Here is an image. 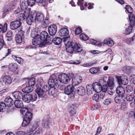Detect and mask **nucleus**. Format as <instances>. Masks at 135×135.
<instances>
[{
    "label": "nucleus",
    "instance_id": "nucleus-34",
    "mask_svg": "<svg viewBox=\"0 0 135 135\" xmlns=\"http://www.w3.org/2000/svg\"><path fill=\"white\" fill-rule=\"evenodd\" d=\"M22 100L25 103H28L30 102L29 94H26L22 96Z\"/></svg>",
    "mask_w": 135,
    "mask_h": 135
},
{
    "label": "nucleus",
    "instance_id": "nucleus-27",
    "mask_svg": "<svg viewBox=\"0 0 135 135\" xmlns=\"http://www.w3.org/2000/svg\"><path fill=\"white\" fill-rule=\"evenodd\" d=\"M33 90V88L32 86H26L22 89V90L24 93H29L32 91Z\"/></svg>",
    "mask_w": 135,
    "mask_h": 135
},
{
    "label": "nucleus",
    "instance_id": "nucleus-46",
    "mask_svg": "<svg viewBox=\"0 0 135 135\" xmlns=\"http://www.w3.org/2000/svg\"><path fill=\"white\" fill-rule=\"evenodd\" d=\"M83 0H78L77 3L78 6H80V9L81 10L84 9Z\"/></svg>",
    "mask_w": 135,
    "mask_h": 135
},
{
    "label": "nucleus",
    "instance_id": "nucleus-39",
    "mask_svg": "<svg viewBox=\"0 0 135 135\" xmlns=\"http://www.w3.org/2000/svg\"><path fill=\"white\" fill-rule=\"evenodd\" d=\"M114 79L112 77H109L108 78L107 83L109 87H111L114 85Z\"/></svg>",
    "mask_w": 135,
    "mask_h": 135
},
{
    "label": "nucleus",
    "instance_id": "nucleus-13",
    "mask_svg": "<svg viewBox=\"0 0 135 135\" xmlns=\"http://www.w3.org/2000/svg\"><path fill=\"white\" fill-rule=\"evenodd\" d=\"M18 34L16 35L15 37V40L17 43L18 44L21 43L22 41V36L24 34V31L22 30H20L18 32Z\"/></svg>",
    "mask_w": 135,
    "mask_h": 135
},
{
    "label": "nucleus",
    "instance_id": "nucleus-48",
    "mask_svg": "<svg viewBox=\"0 0 135 135\" xmlns=\"http://www.w3.org/2000/svg\"><path fill=\"white\" fill-rule=\"evenodd\" d=\"M44 81L43 79L41 78H40L38 80L36 87H42Z\"/></svg>",
    "mask_w": 135,
    "mask_h": 135
},
{
    "label": "nucleus",
    "instance_id": "nucleus-1",
    "mask_svg": "<svg viewBox=\"0 0 135 135\" xmlns=\"http://www.w3.org/2000/svg\"><path fill=\"white\" fill-rule=\"evenodd\" d=\"M66 50L70 54L73 53V51L80 52L81 55L83 54L84 50L80 47L79 44L74 41L69 42L65 45Z\"/></svg>",
    "mask_w": 135,
    "mask_h": 135
},
{
    "label": "nucleus",
    "instance_id": "nucleus-20",
    "mask_svg": "<svg viewBox=\"0 0 135 135\" xmlns=\"http://www.w3.org/2000/svg\"><path fill=\"white\" fill-rule=\"evenodd\" d=\"M92 84L95 91L98 92L100 91L101 85L100 83L95 82Z\"/></svg>",
    "mask_w": 135,
    "mask_h": 135
},
{
    "label": "nucleus",
    "instance_id": "nucleus-58",
    "mask_svg": "<svg viewBox=\"0 0 135 135\" xmlns=\"http://www.w3.org/2000/svg\"><path fill=\"white\" fill-rule=\"evenodd\" d=\"M72 84L73 85L76 86L79 84L77 80H76V79L74 77L72 79Z\"/></svg>",
    "mask_w": 135,
    "mask_h": 135
},
{
    "label": "nucleus",
    "instance_id": "nucleus-8",
    "mask_svg": "<svg viewBox=\"0 0 135 135\" xmlns=\"http://www.w3.org/2000/svg\"><path fill=\"white\" fill-rule=\"evenodd\" d=\"M116 78L117 80L118 83L119 85L123 84L125 85L127 84L128 81L127 76H117Z\"/></svg>",
    "mask_w": 135,
    "mask_h": 135
},
{
    "label": "nucleus",
    "instance_id": "nucleus-61",
    "mask_svg": "<svg viewBox=\"0 0 135 135\" xmlns=\"http://www.w3.org/2000/svg\"><path fill=\"white\" fill-rule=\"evenodd\" d=\"M12 51L10 49H8L5 52V56L3 57L4 59L9 54H10L11 53Z\"/></svg>",
    "mask_w": 135,
    "mask_h": 135
},
{
    "label": "nucleus",
    "instance_id": "nucleus-41",
    "mask_svg": "<svg viewBox=\"0 0 135 135\" xmlns=\"http://www.w3.org/2000/svg\"><path fill=\"white\" fill-rule=\"evenodd\" d=\"M30 99V102H34L37 99V95L34 93L32 95L29 94Z\"/></svg>",
    "mask_w": 135,
    "mask_h": 135
},
{
    "label": "nucleus",
    "instance_id": "nucleus-21",
    "mask_svg": "<svg viewBox=\"0 0 135 135\" xmlns=\"http://www.w3.org/2000/svg\"><path fill=\"white\" fill-rule=\"evenodd\" d=\"M4 101L6 103V105L8 107L11 106L13 103L12 99L10 97H8L6 98L5 99Z\"/></svg>",
    "mask_w": 135,
    "mask_h": 135
},
{
    "label": "nucleus",
    "instance_id": "nucleus-45",
    "mask_svg": "<svg viewBox=\"0 0 135 135\" xmlns=\"http://www.w3.org/2000/svg\"><path fill=\"white\" fill-rule=\"evenodd\" d=\"M134 97V96L133 94H128L126 96V98L127 101H131L133 100Z\"/></svg>",
    "mask_w": 135,
    "mask_h": 135
},
{
    "label": "nucleus",
    "instance_id": "nucleus-6",
    "mask_svg": "<svg viewBox=\"0 0 135 135\" xmlns=\"http://www.w3.org/2000/svg\"><path fill=\"white\" fill-rule=\"evenodd\" d=\"M42 40L41 38L40 35L37 34L33 37L32 41V43L33 45L36 46L39 45V46L42 47V46H44L42 44Z\"/></svg>",
    "mask_w": 135,
    "mask_h": 135
},
{
    "label": "nucleus",
    "instance_id": "nucleus-50",
    "mask_svg": "<svg viewBox=\"0 0 135 135\" xmlns=\"http://www.w3.org/2000/svg\"><path fill=\"white\" fill-rule=\"evenodd\" d=\"M30 121L28 120L23 119L22 125L23 127H25L28 125L30 122Z\"/></svg>",
    "mask_w": 135,
    "mask_h": 135
},
{
    "label": "nucleus",
    "instance_id": "nucleus-54",
    "mask_svg": "<svg viewBox=\"0 0 135 135\" xmlns=\"http://www.w3.org/2000/svg\"><path fill=\"white\" fill-rule=\"evenodd\" d=\"M27 1L28 5L30 6L34 5L36 2L35 0H27Z\"/></svg>",
    "mask_w": 135,
    "mask_h": 135
},
{
    "label": "nucleus",
    "instance_id": "nucleus-26",
    "mask_svg": "<svg viewBox=\"0 0 135 135\" xmlns=\"http://www.w3.org/2000/svg\"><path fill=\"white\" fill-rule=\"evenodd\" d=\"M50 86V85H49ZM50 89L48 91L49 94L50 96H54L56 95L55 93L56 91V90L55 88L54 87V86H50Z\"/></svg>",
    "mask_w": 135,
    "mask_h": 135
},
{
    "label": "nucleus",
    "instance_id": "nucleus-23",
    "mask_svg": "<svg viewBox=\"0 0 135 135\" xmlns=\"http://www.w3.org/2000/svg\"><path fill=\"white\" fill-rule=\"evenodd\" d=\"M87 90V93L88 94H92L94 91L93 84H88L86 86Z\"/></svg>",
    "mask_w": 135,
    "mask_h": 135
},
{
    "label": "nucleus",
    "instance_id": "nucleus-30",
    "mask_svg": "<svg viewBox=\"0 0 135 135\" xmlns=\"http://www.w3.org/2000/svg\"><path fill=\"white\" fill-rule=\"evenodd\" d=\"M15 107L18 108H22L23 106V103L21 100H15L14 103Z\"/></svg>",
    "mask_w": 135,
    "mask_h": 135
},
{
    "label": "nucleus",
    "instance_id": "nucleus-24",
    "mask_svg": "<svg viewBox=\"0 0 135 135\" xmlns=\"http://www.w3.org/2000/svg\"><path fill=\"white\" fill-rule=\"evenodd\" d=\"M12 94L13 96L16 99H21L22 98V93L18 91L12 92Z\"/></svg>",
    "mask_w": 135,
    "mask_h": 135
},
{
    "label": "nucleus",
    "instance_id": "nucleus-14",
    "mask_svg": "<svg viewBox=\"0 0 135 135\" xmlns=\"http://www.w3.org/2000/svg\"><path fill=\"white\" fill-rule=\"evenodd\" d=\"M40 35L42 41V44L43 45H45L46 40L47 39L48 36L47 32L45 31H43L40 33Z\"/></svg>",
    "mask_w": 135,
    "mask_h": 135
},
{
    "label": "nucleus",
    "instance_id": "nucleus-36",
    "mask_svg": "<svg viewBox=\"0 0 135 135\" xmlns=\"http://www.w3.org/2000/svg\"><path fill=\"white\" fill-rule=\"evenodd\" d=\"M130 24L131 26H134L135 23V18L134 15H130L129 17Z\"/></svg>",
    "mask_w": 135,
    "mask_h": 135
},
{
    "label": "nucleus",
    "instance_id": "nucleus-31",
    "mask_svg": "<svg viewBox=\"0 0 135 135\" xmlns=\"http://www.w3.org/2000/svg\"><path fill=\"white\" fill-rule=\"evenodd\" d=\"M124 97L118 95L117 96L114 98V101L115 102L118 104H120L122 103L123 101V97Z\"/></svg>",
    "mask_w": 135,
    "mask_h": 135
},
{
    "label": "nucleus",
    "instance_id": "nucleus-3",
    "mask_svg": "<svg viewBox=\"0 0 135 135\" xmlns=\"http://www.w3.org/2000/svg\"><path fill=\"white\" fill-rule=\"evenodd\" d=\"M44 18V15L42 13H37L35 12H32L30 14L29 22H30V24L33 22L41 23L42 24Z\"/></svg>",
    "mask_w": 135,
    "mask_h": 135
},
{
    "label": "nucleus",
    "instance_id": "nucleus-40",
    "mask_svg": "<svg viewBox=\"0 0 135 135\" xmlns=\"http://www.w3.org/2000/svg\"><path fill=\"white\" fill-rule=\"evenodd\" d=\"M36 81L35 79L34 78H31L28 80V83L29 86H34L35 84Z\"/></svg>",
    "mask_w": 135,
    "mask_h": 135
},
{
    "label": "nucleus",
    "instance_id": "nucleus-19",
    "mask_svg": "<svg viewBox=\"0 0 135 135\" xmlns=\"http://www.w3.org/2000/svg\"><path fill=\"white\" fill-rule=\"evenodd\" d=\"M59 33L60 36H66L69 34V31L67 28H64L60 29Z\"/></svg>",
    "mask_w": 135,
    "mask_h": 135
},
{
    "label": "nucleus",
    "instance_id": "nucleus-60",
    "mask_svg": "<svg viewBox=\"0 0 135 135\" xmlns=\"http://www.w3.org/2000/svg\"><path fill=\"white\" fill-rule=\"evenodd\" d=\"M20 111L21 113L23 115L24 114L25 115V113L29 112L28 111V110L26 108H24L21 109Z\"/></svg>",
    "mask_w": 135,
    "mask_h": 135
},
{
    "label": "nucleus",
    "instance_id": "nucleus-25",
    "mask_svg": "<svg viewBox=\"0 0 135 135\" xmlns=\"http://www.w3.org/2000/svg\"><path fill=\"white\" fill-rule=\"evenodd\" d=\"M18 67L16 64L12 63L9 65L8 69L12 72H15L17 69Z\"/></svg>",
    "mask_w": 135,
    "mask_h": 135
},
{
    "label": "nucleus",
    "instance_id": "nucleus-38",
    "mask_svg": "<svg viewBox=\"0 0 135 135\" xmlns=\"http://www.w3.org/2000/svg\"><path fill=\"white\" fill-rule=\"evenodd\" d=\"M100 69L99 68L97 67H93L90 68L89 69L90 72L92 74H95L100 71Z\"/></svg>",
    "mask_w": 135,
    "mask_h": 135
},
{
    "label": "nucleus",
    "instance_id": "nucleus-22",
    "mask_svg": "<svg viewBox=\"0 0 135 135\" xmlns=\"http://www.w3.org/2000/svg\"><path fill=\"white\" fill-rule=\"evenodd\" d=\"M3 82L7 85L11 83V80L9 76L5 75L2 78Z\"/></svg>",
    "mask_w": 135,
    "mask_h": 135
},
{
    "label": "nucleus",
    "instance_id": "nucleus-64",
    "mask_svg": "<svg viewBox=\"0 0 135 135\" xmlns=\"http://www.w3.org/2000/svg\"><path fill=\"white\" fill-rule=\"evenodd\" d=\"M82 32L80 28L79 27L76 28L75 30V32L76 35H78Z\"/></svg>",
    "mask_w": 135,
    "mask_h": 135
},
{
    "label": "nucleus",
    "instance_id": "nucleus-32",
    "mask_svg": "<svg viewBox=\"0 0 135 135\" xmlns=\"http://www.w3.org/2000/svg\"><path fill=\"white\" fill-rule=\"evenodd\" d=\"M103 42L104 44H107L109 46H113L114 44V41L110 38L104 40Z\"/></svg>",
    "mask_w": 135,
    "mask_h": 135
},
{
    "label": "nucleus",
    "instance_id": "nucleus-51",
    "mask_svg": "<svg viewBox=\"0 0 135 135\" xmlns=\"http://www.w3.org/2000/svg\"><path fill=\"white\" fill-rule=\"evenodd\" d=\"M50 86L49 85L48 86L47 85H46L42 87V89L44 93L48 92L50 88Z\"/></svg>",
    "mask_w": 135,
    "mask_h": 135
},
{
    "label": "nucleus",
    "instance_id": "nucleus-49",
    "mask_svg": "<svg viewBox=\"0 0 135 135\" xmlns=\"http://www.w3.org/2000/svg\"><path fill=\"white\" fill-rule=\"evenodd\" d=\"M125 8L128 13H131L133 12V9L129 5H126Z\"/></svg>",
    "mask_w": 135,
    "mask_h": 135
},
{
    "label": "nucleus",
    "instance_id": "nucleus-53",
    "mask_svg": "<svg viewBox=\"0 0 135 135\" xmlns=\"http://www.w3.org/2000/svg\"><path fill=\"white\" fill-rule=\"evenodd\" d=\"M132 86L131 85H128L126 86V91L128 93H130L133 90Z\"/></svg>",
    "mask_w": 135,
    "mask_h": 135
},
{
    "label": "nucleus",
    "instance_id": "nucleus-57",
    "mask_svg": "<svg viewBox=\"0 0 135 135\" xmlns=\"http://www.w3.org/2000/svg\"><path fill=\"white\" fill-rule=\"evenodd\" d=\"M80 37L82 40H86L88 39V37L84 33H81L80 35Z\"/></svg>",
    "mask_w": 135,
    "mask_h": 135
},
{
    "label": "nucleus",
    "instance_id": "nucleus-42",
    "mask_svg": "<svg viewBox=\"0 0 135 135\" xmlns=\"http://www.w3.org/2000/svg\"><path fill=\"white\" fill-rule=\"evenodd\" d=\"M12 58L18 63L21 64L23 62V59L21 57H17L15 56H12Z\"/></svg>",
    "mask_w": 135,
    "mask_h": 135
},
{
    "label": "nucleus",
    "instance_id": "nucleus-35",
    "mask_svg": "<svg viewBox=\"0 0 135 135\" xmlns=\"http://www.w3.org/2000/svg\"><path fill=\"white\" fill-rule=\"evenodd\" d=\"M32 117V114L29 111L25 113L24 116V119L28 120L31 121Z\"/></svg>",
    "mask_w": 135,
    "mask_h": 135
},
{
    "label": "nucleus",
    "instance_id": "nucleus-47",
    "mask_svg": "<svg viewBox=\"0 0 135 135\" xmlns=\"http://www.w3.org/2000/svg\"><path fill=\"white\" fill-rule=\"evenodd\" d=\"M6 106V104L3 102H0V109L1 112H3Z\"/></svg>",
    "mask_w": 135,
    "mask_h": 135
},
{
    "label": "nucleus",
    "instance_id": "nucleus-2",
    "mask_svg": "<svg viewBox=\"0 0 135 135\" xmlns=\"http://www.w3.org/2000/svg\"><path fill=\"white\" fill-rule=\"evenodd\" d=\"M48 83L50 86H55L61 90H64L65 87L64 84H61V82L59 81L54 74H52L50 76L49 80Z\"/></svg>",
    "mask_w": 135,
    "mask_h": 135
},
{
    "label": "nucleus",
    "instance_id": "nucleus-55",
    "mask_svg": "<svg viewBox=\"0 0 135 135\" xmlns=\"http://www.w3.org/2000/svg\"><path fill=\"white\" fill-rule=\"evenodd\" d=\"M99 93L98 95L99 96V99H104L105 97V93L102 92H101V91L98 92Z\"/></svg>",
    "mask_w": 135,
    "mask_h": 135
},
{
    "label": "nucleus",
    "instance_id": "nucleus-11",
    "mask_svg": "<svg viewBox=\"0 0 135 135\" xmlns=\"http://www.w3.org/2000/svg\"><path fill=\"white\" fill-rule=\"evenodd\" d=\"M48 31L50 35L51 36L55 35L57 31V27L55 25H51L48 28Z\"/></svg>",
    "mask_w": 135,
    "mask_h": 135
},
{
    "label": "nucleus",
    "instance_id": "nucleus-15",
    "mask_svg": "<svg viewBox=\"0 0 135 135\" xmlns=\"http://www.w3.org/2000/svg\"><path fill=\"white\" fill-rule=\"evenodd\" d=\"M20 5L21 10L22 11H26L28 5L27 0H21Z\"/></svg>",
    "mask_w": 135,
    "mask_h": 135
},
{
    "label": "nucleus",
    "instance_id": "nucleus-16",
    "mask_svg": "<svg viewBox=\"0 0 135 135\" xmlns=\"http://www.w3.org/2000/svg\"><path fill=\"white\" fill-rule=\"evenodd\" d=\"M76 107L75 105H71L69 108V111L71 116H74L76 112Z\"/></svg>",
    "mask_w": 135,
    "mask_h": 135
},
{
    "label": "nucleus",
    "instance_id": "nucleus-59",
    "mask_svg": "<svg viewBox=\"0 0 135 135\" xmlns=\"http://www.w3.org/2000/svg\"><path fill=\"white\" fill-rule=\"evenodd\" d=\"M93 99L96 102H98V100H99L98 94H95L93 97Z\"/></svg>",
    "mask_w": 135,
    "mask_h": 135
},
{
    "label": "nucleus",
    "instance_id": "nucleus-44",
    "mask_svg": "<svg viewBox=\"0 0 135 135\" xmlns=\"http://www.w3.org/2000/svg\"><path fill=\"white\" fill-rule=\"evenodd\" d=\"M48 19L47 17H46L45 19H44L43 23H42V26L44 28H46L47 26V25L49 23Z\"/></svg>",
    "mask_w": 135,
    "mask_h": 135
},
{
    "label": "nucleus",
    "instance_id": "nucleus-29",
    "mask_svg": "<svg viewBox=\"0 0 135 135\" xmlns=\"http://www.w3.org/2000/svg\"><path fill=\"white\" fill-rule=\"evenodd\" d=\"M37 88L35 90L36 92L38 95V98L40 97L44 93L42 87H36Z\"/></svg>",
    "mask_w": 135,
    "mask_h": 135
},
{
    "label": "nucleus",
    "instance_id": "nucleus-7",
    "mask_svg": "<svg viewBox=\"0 0 135 135\" xmlns=\"http://www.w3.org/2000/svg\"><path fill=\"white\" fill-rule=\"evenodd\" d=\"M59 81L63 83L67 84L70 81L69 77L66 74L62 73L58 76Z\"/></svg>",
    "mask_w": 135,
    "mask_h": 135
},
{
    "label": "nucleus",
    "instance_id": "nucleus-28",
    "mask_svg": "<svg viewBox=\"0 0 135 135\" xmlns=\"http://www.w3.org/2000/svg\"><path fill=\"white\" fill-rule=\"evenodd\" d=\"M133 26L130 25L127 27H126L123 33L126 35H129L132 32L133 29Z\"/></svg>",
    "mask_w": 135,
    "mask_h": 135
},
{
    "label": "nucleus",
    "instance_id": "nucleus-43",
    "mask_svg": "<svg viewBox=\"0 0 135 135\" xmlns=\"http://www.w3.org/2000/svg\"><path fill=\"white\" fill-rule=\"evenodd\" d=\"M51 37H51L50 36H48L47 39L46 40L45 45L46 44L50 45L52 43V42H53L54 38H53L52 36Z\"/></svg>",
    "mask_w": 135,
    "mask_h": 135
},
{
    "label": "nucleus",
    "instance_id": "nucleus-33",
    "mask_svg": "<svg viewBox=\"0 0 135 135\" xmlns=\"http://www.w3.org/2000/svg\"><path fill=\"white\" fill-rule=\"evenodd\" d=\"M49 123L48 119H44L42 121V126L44 128H49Z\"/></svg>",
    "mask_w": 135,
    "mask_h": 135
},
{
    "label": "nucleus",
    "instance_id": "nucleus-62",
    "mask_svg": "<svg viewBox=\"0 0 135 135\" xmlns=\"http://www.w3.org/2000/svg\"><path fill=\"white\" fill-rule=\"evenodd\" d=\"M111 100L110 99H106L104 102L105 105H108L111 103Z\"/></svg>",
    "mask_w": 135,
    "mask_h": 135
},
{
    "label": "nucleus",
    "instance_id": "nucleus-5",
    "mask_svg": "<svg viewBox=\"0 0 135 135\" xmlns=\"http://www.w3.org/2000/svg\"><path fill=\"white\" fill-rule=\"evenodd\" d=\"M41 129L38 127L36 122L32 124L29 128L28 132L30 134H35L39 133L41 131Z\"/></svg>",
    "mask_w": 135,
    "mask_h": 135
},
{
    "label": "nucleus",
    "instance_id": "nucleus-56",
    "mask_svg": "<svg viewBox=\"0 0 135 135\" xmlns=\"http://www.w3.org/2000/svg\"><path fill=\"white\" fill-rule=\"evenodd\" d=\"M69 38V36H65L63 38V41L64 42L65 45H66L69 42H69L68 41V39Z\"/></svg>",
    "mask_w": 135,
    "mask_h": 135
},
{
    "label": "nucleus",
    "instance_id": "nucleus-37",
    "mask_svg": "<svg viewBox=\"0 0 135 135\" xmlns=\"http://www.w3.org/2000/svg\"><path fill=\"white\" fill-rule=\"evenodd\" d=\"M62 41V39L59 37H57L54 38L53 42L55 45L60 44Z\"/></svg>",
    "mask_w": 135,
    "mask_h": 135
},
{
    "label": "nucleus",
    "instance_id": "nucleus-9",
    "mask_svg": "<svg viewBox=\"0 0 135 135\" xmlns=\"http://www.w3.org/2000/svg\"><path fill=\"white\" fill-rule=\"evenodd\" d=\"M75 91V89L73 85H69L66 87H65L64 92L67 95L72 94L73 95Z\"/></svg>",
    "mask_w": 135,
    "mask_h": 135
},
{
    "label": "nucleus",
    "instance_id": "nucleus-63",
    "mask_svg": "<svg viewBox=\"0 0 135 135\" xmlns=\"http://www.w3.org/2000/svg\"><path fill=\"white\" fill-rule=\"evenodd\" d=\"M7 23H5L3 27L2 26V33H3L5 32L7 30Z\"/></svg>",
    "mask_w": 135,
    "mask_h": 135
},
{
    "label": "nucleus",
    "instance_id": "nucleus-4",
    "mask_svg": "<svg viewBox=\"0 0 135 135\" xmlns=\"http://www.w3.org/2000/svg\"><path fill=\"white\" fill-rule=\"evenodd\" d=\"M23 13H20L18 16L19 19L20 20H26L27 23L30 24V22H29V19L30 17V12L28 9L26 10V11H23Z\"/></svg>",
    "mask_w": 135,
    "mask_h": 135
},
{
    "label": "nucleus",
    "instance_id": "nucleus-18",
    "mask_svg": "<svg viewBox=\"0 0 135 135\" xmlns=\"http://www.w3.org/2000/svg\"><path fill=\"white\" fill-rule=\"evenodd\" d=\"M79 95H84L85 93V89L82 86L78 87L75 90V91Z\"/></svg>",
    "mask_w": 135,
    "mask_h": 135
},
{
    "label": "nucleus",
    "instance_id": "nucleus-12",
    "mask_svg": "<svg viewBox=\"0 0 135 135\" xmlns=\"http://www.w3.org/2000/svg\"><path fill=\"white\" fill-rule=\"evenodd\" d=\"M13 6L11 3L5 5L3 8V13L6 15L7 12H10L13 9Z\"/></svg>",
    "mask_w": 135,
    "mask_h": 135
},
{
    "label": "nucleus",
    "instance_id": "nucleus-10",
    "mask_svg": "<svg viewBox=\"0 0 135 135\" xmlns=\"http://www.w3.org/2000/svg\"><path fill=\"white\" fill-rule=\"evenodd\" d=\"M21 24V22L19 21H13L10 23V28L12 30H15L20 27Z\"/></svg>",
    "mask_w": 135,
    "mask_h": 135
},
{
    "label": "nucleus",
    "instance_id": "nucleus-52",
    "mask_svg": "<svg viewBox=\"0 0 135 135\" xmlns=\"http://www.w3.org/2000/svg\"><path fill=\"white\" fill-rule=\"evenodd\" d=\"M108 86L107 85H105L102 86H101L100 91L104 93L106 92L108 89Z\"/></svg>",
    "mask_w": 135,
    "mask_h": 135
},
{
    "label": "nucleus",
    "instance_id": "nucleus-17",
    "mask_svg": "<svg viewBox=\"0 0 135 135\" xmlns=\"http://www.w3.org/2000/svg\"><path fill=\"white\" fill-rule=\"evenodd\" d=\"M116 91L119 96H124L125 90L122 86H119L116 89Z\"/></svg>",
    "mask_w": 135,
    "mask_h": 135
}]
</instances>
